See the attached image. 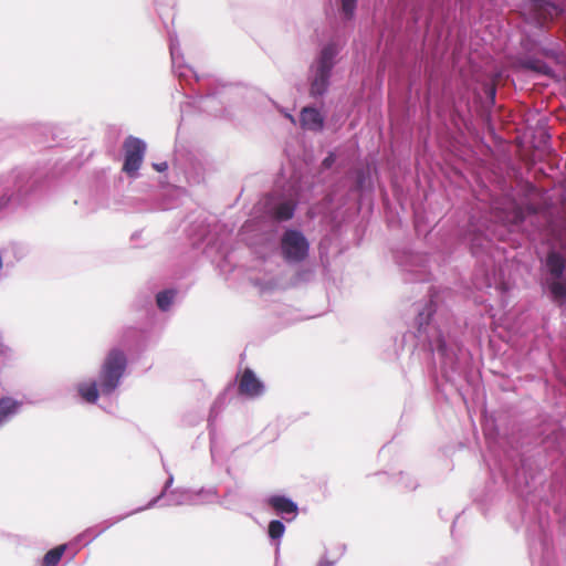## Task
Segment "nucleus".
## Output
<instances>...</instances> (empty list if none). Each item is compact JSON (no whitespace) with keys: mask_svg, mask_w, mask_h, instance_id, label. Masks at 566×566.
I'll list each match as a JSON object with an SVG mask.
<instances>
[{"mask_svg":"<svg viewBox=\"0 0 566 566\" xmlns=\"http://www.w3.org/2000/svg\"><path fill=\"white\" fill-rule=\"evenodd\" d=\"M193 103H196L201 111L212 114L214 116H218L221 111V108L219 107L220 102L218 101L214 93L207 95H198Z\"/></svg>","mask_w":566,"mask_h":566,"instance_id":"6ab92c4d","label":"nucleus"},{"mask_svg":"<svg viewBox=\"0 0 566 566\" xmlns=\"http://www.w3.org/2000/svg\"><path fill=\"white\" fill-rule=\"evenodd\" d=\"M471 252L474 256L485 252L490 247V239L483 232H473L470 238Z\"/></svg>","mask_w":566,"mask_h":566,"instance_id":"4be33fe9","label":"nucleus"},{"mask_svg":"<svg viewBox=\"0 0 566 566\" xmlns=\"http://www.w3.org/2000/svg\"><path fill=\"white\" fill-rule=\"evenodd\" d=\"M340 11L346 20H352L355 15L358 0H339Z\"/></svg>","mask_w":566,"mask_h":566,"instance_id":"a878e982","label":"nucleus"},{"mask_svg":"<svg viewBox=\"0 0 566 566\" xmlns=\"http://www.w3.org/2000/svg\"><path fill=\"white\" fill-rule=\"evenodd\" d=\"M169 51L171 56V65L175 75L180 80L189 83L191 78L196 82L200 81L198 74L191 66L184 63V55L177 35H169Z\"/></svg>","mask_w":566,"mask_h":566,"instance_id":"1a4fd4ad","label":"nucleus"},{"mask_svg":"<svg viewBox=\"0 0 566 566\" xmlns=\"http://www.w3.org/2000/svg\"><path fill=\"white\" fill-rule=\"evenodd\" d=\"M21 402L11 398H0V429L8 423L20 410Z\"/></svg>","mask_w":566,"mask_h":566,"instance_id":"2eb2a0df","label":"nucleus"},{"mask_svg":"<svg viewBox=\"0 0 566 566\" xmlns=\"http://www.w3.org/2000/svg\"><path fill=\"white\" fill-rule=\"evenodd\" d=\"M412 333L417 339V347L432 356L433 364L442 377L449 382H455L463 373L459 359L461 346L451 336L447 321L438 311L437 295L431 291L429 301L417 306Z\"/></svg>","mask_w":566,"mask_h":566,"instance_id":"f257e3e1","label":"nucleus"},{"mask_svg":"<svg viewBox=\"0 0 566 566\" xmlns=\"http://www.w3.org/2000/svg\"><path fill=\"white\" fill-rule=\"evenodd\" d=\"M486 95L491 99L492 103L495 102L496 88L494 85H489L486 87Z\"/></svg>","mask_w":566,"mask_h":566,"instance_id":"7c9ffc66","label":"nucleus"},{"mask_svg":"<svg viewBox=\"0 0 566 566\" xmlns=\"http://www.w3.org/2000/svg\"><path fill=\"white\" fill-rule=\"evenodd\" d=\"M210 439H211V443H213L212 441V432L210 431ZM210 449H211V452L213 451V444L210 446Z\"/></svg>","mask_w":566,"mask_h":566,"instance_id":"c9c22d12","label":"nucleus"},{"mask_svg":"<svg viewBox=\"0 0 566 566\" xmlns=\"http://www.w3.org/2000/svg\"><path fill=\"white\" fill-rule=\"evenodd\" d=\"M285 525L281 520H272L268 525V536L274 542L276 549H279L281 538L285 533Z\"/></svg>","mask_w":566,"mask_h":566,"instance_id":"b1692460","label":"nucleus"},{"mask_svg":"<svg viewBox=\"0 0 566 566\" xmlns=\"http://www.w3.org/2000/svg\"><path fill=\"white\" fill-rule=\"evenodd\" d=\"M310 254V241L301 230L285 229L280 239V255L290 265L300 264Z\"/></svg>","mask_w":566,"mask_h":566,"instance_id":"423d86ee","label":"nucleus"},{"mask_svg":"<svg viewBox=\"0 0 566 566\" xmlns=\"http://www.w3.org/2000/svg\"><path fill=\"white\" fill-rule=\"evenodd\" d=\"M153 167L159 171V172H164L168 169V163L167 161H163V163H157V164H154Z\"/></svg>","mask_w":566,"mask_h":566,"instance_id":"2f4dec72","label":"nucleus"},{"mask_svg":"<svg viewBox=\"0 0 566 566\" xmlns=\"http://www.w3.org/2000/svg\"><path fill=\"white\" fill-rule=\"evenodd\" d=\"M67 547V544L59 545L50 549L42 558L41 566H57Z\"/></svg>","mask_w":566,"mask_h":566,"instance_id":"393cba45","label":"nucleus"},{"mask_svg":"<svg viewBox=\"0 0 566 566\" xmlns=\"http://www.w3.org/2000/svg\"><path fill=\"white\" fill-rule=\"evenodd\" d=\"M337 563V559H329L327 552L321 557L316 566H335Z\"/></svg>","mask_w":566,"mask_h":566,"instance_id":"c756f323","label":"nucleus"},{"mask_svg":"<svg viewBox=\"0 0 566 566\" xmlns=\"http://www.w3.org/2000/svg\"><path fill=\"white\" fill-rule=\"evenodd\" d=\"M163 506H197L195 501L193 490L187 488H177L170 490L169 494L165 497Z\"/></svg>","mask_w":566,"mask_h":566,"instance_id":"4468645a","label":"nucleus"},{"mask_svg":"<svg viewBox=\"0 0 566 566\" xmlns=\"http://www.w3.org/2000/svg\"><path fill=\"white\" fill-rule=\"evenodd\" d=\"M285 117L289 118L293 124H295V118L293 115H291L290 113H286Z\"/></svg>","mask_w":566,"mask_h":566,"instance_id":"f704fd0d","label":"nucleus"},{"mask_svg":"<svg viewBox=\"0 0 566 566\" xmlns=\"http://www.w3.org/2000/svg\"><path fill=\"white\" fill-rule=\"evenodd\" d=\"M195 501L198 505H207L212 503L222 504L219 500V492L217 486L201 488L193 490Z\"/></svg>","mask_w":566,"mask_h":566,"instance_id":"a211bd4d","label":"nucleus"},{"mask_svg":"<svg viewBox=\"0 0 566 566\" xmlns=\"http://www.w3.org/2000/svg\"><path fill=\"white\" fill-rule=\"evenodd\" d=\"M530 19L538 28L556 18H566V4H558L546 0H525Z\"/></svg>","mask_w":566,"mask_h":566,"instance_id":"0eeeda50","label":"nucleus"},{"mask_svg":"<svg viewBox=\"0 0 566 566\" xmlns=\"http://www.w3.org/2000/svg\"><path fill=\"white\" fill-rule=\"evenodd\" d=\"M342 46L336 41H329L318 51L308 67V95L317 99L324 97L331 86L332 74Z\"/></svg>","mask_w":566,"mask_h":566,"instance_id":"7ed1b4c3","label":"nucleus"},{"mask_svg":"<svg viewBox=\"0 0 566 566\" xmlns=\"http://www.w3.org/2000/svg\"><path fill=\"white\" fill-rule=\"evenodd\" d=\"M530 210L535 212V208L534 207H530Z\"/></svg>","mask_w":566,"mask_h":566,"instance_id":"4c0bfd02","label":"nucleus"},{"mask_svg":"<svg viewBox=\"0 0 566 566\" xmlns=\"http://www.w3.org/2000/svg\"><path fill=\"white\" fill-rule=\"evenodd\" d=\"M400 480L403 483V486L408 490H415L418 485L412 478L405 475L402 472L400 473Z\"/></svg>","mask_w":566,"mask_h":566,"instance_id":"c85d7f7f","label":"nucleus"},{"mask_svg":"<svg viewBox=\"0 0 566 566\" xmlns=\"http://www.w3.org/2000/svg\"><path fill=\"white\" fill-rule=\"evenodd\" d=\"M298 122L303 129L319 133L324 129L325 118L316 107L305 106L300 112Z\"/></svg>","mask_w":566,"mask_h":566,"instance_id":"f8f14e48","label":"nucleus"},{"mask_svg":"<svg viewBox=\"0 0 566 566\" xmlns=\"http://www.w3.org/2000/svg\"><path fill=\"white\" fill-rule=\"evenodd\" d=\"M406 271H407V272H413V270H412V269H409V268H406Z\"/></svg>","mask_w":566,"mask_h":566,"instance_id":"e433bc0d","label":"nucleus"},{"mask_svg":"<svg viewBox=\"0 0 566 566\" xmlns=\"http://www.w3.org/2000/svg\"><path fill=\"white\" fill-rule=\"evenodd\" d=\"M474 284L478 289L491 287L492 286L491 277L489 275H485L484 283L480 284V283L475 282Z\"/></svg>","mask_w":566,"mask_h":566,"instance_id":"473e14b6","label":"nucleus"},{"mask_svg":"<svg viewBox=\"0 0 566 566\" xmlns=\"http://www.w3.org/2000/svg\"><path fill=\"white\" fill-rule=\"evenodd\" d=\"M239 391L251 398L260 397L264 394V385L251 369H245L239 382Z\"/></svg>","mask_w":566,"mask_h":566,"instance_id":"ddd939ff","label":"nucleus"},{"mask_svg":"<svg viewBox=\"0 0 566 566\" xmlns=\"http://www.w3.org/2000/svg\"><path fill=\"white\" fill-rule=\"evenodd\" d=\"M172 483H174V475L171 473H169L166 482L164 483V486H163V490L160 491V493L157 496H155L154 499H151L145 506H140V507L133 510L132 513L136 514V513H139L145 510L154 507L160 500L165 499L169 494V492H170L169 489L171 488Z\"/></svg>","mask_w":566,"mask_h":566,"instance_id":"5701e85b","label":"nucleus"},{"mask_svg":"<svg viewBox=\"0 0 566 566\" xmlns=\"http://www.w3.org/2000/svg\"><path fill=\"white\" fill-rule=\"evenodd\" d=\"M36 179L29 169L17 168L0 177V212L20 206L33 193Z\"/></svg>","mask_w":566,"mask_h":566,"instance_id":"20e7f679","label":"nucleus"},{"mask_svg":"<svg viewBox=\"0 0 566 566\" xmlns=\"http://www.w3.org/2000/svg\"><path fill=\"white\" fill-rule=\"evenodd\" d=\"M521 66L524 70H528L541 75L549 77L554 76V70L546 62L534 56H526L521 60Z\"/></svg>","mask_w":566,"mask_h":566,"instance_id":"dca6fc26","label":"nucleus"},{"mask_svg":"<svg viewBox=\"0 0 566 566\" xmlns=\"http://www.w3.org/2000/svg\"><path fill=\"white\" fill-rule=\"evenodd\" d=\"M336 161V155L333 151H329L327 156L322 160V168L329 169Z\"/></svg>","mask_w":566,"mask_h":566,"instance_id":"cd10ccee","label":"nucleus"},{"mask_svg":"<svg viewBox=\"0 0 566 566\" xmlns=\"http://www.w3.org/2000/svg\"><path fill=\"white\" fill-rule=\"evenodd\" d=\"M264 503L285 522L294 521L298 514L297 503L285 495H270L264 500Z\"/></svg>","mask_w":566,"mask_h":566,"instance_id":"9d476101","label":"nucleus"},{"mask_svg":"<svg viewBox=\"0 0 566 566\" xmlns=\"http://www.w3.org/2000/svg\"><path fill=\"white\" fill-rule=\"evenodd\" d=\"M417 274H418V279L419 281H423L424 280V275H426V271L423 269H420L418 271H416Z\"/></svg>","mask_w":566,"mask_h":566,"instance_id":"72a5a7b5","label":"nucleus"},{"mask_svg":"<svg viewBox=\"0 0 566 566\" xmlns=\"http://www.w3.org/2000/svg\"><path fill=\"white\" fill-rule=\"evenodd\" d=\"M186 179L190 186L200 185L203 181V174L200 170L186 171Z\"/></svg>","mask_w":566,"mask_h":566,"instance_id":"bb28decb","label":"nucleus"},{"mask_svg":"<svg viewBox=\"0 0 566 566\" xmlns=\"http://www.w3.org/2000/svg\"><path fill=\"white\" fill-rule=\"evenodd\" d=\"M178 294L176 289H166L156 294V304L161 312H168Z\"/></svg>","mask_w":566,"mask_h":566,"instance_id":"aec40b11","label":"nucleus"},{"mask_svg":"<svg viewBox=\"0 0 566 566\" xmlns=\"http://www.w3.org/2000/svg\"><path fill=\"white\" fill-rule=\"evenodd\" d=\"M127 364V356L123 349H109L101 365L97 380L78 384V395L88 403H95L99 394L111 396L119 387Z\"/></svg>","mask_w":566,"mask_h":566,"instance_id":"f03ea898","label":"nucleus"},{"mask_svg":"<svg viewBox=\"0 0 566 566\" xmlns=\"http://www.w3.org/2000/svg\"><path fill=\"white\" fill-rule=\"evenodd\" d=\"M130 515H133L132 511L126 513V514L115 516V517H113L111 520H106V521L102 522L98 525L88 527L84 532L78 534L75 537L74 542L76 544L88 545L92 541H94L96 537L102 535L109 527H112L113 525L119 523L120 521L125 520L126 517H128Z\"/></svg>","mask_w":566,"mask_h":566,"instance_id":"9b49d317","label":"nucleus"},{"mask_svg":"<svg viewBox=\"0 0 566 566\" xmlns=\"http://www.w3.org/2000/svg\"><path fill=\"white\" fill-rule=\"evenodd\" d=\"M542 287L553 302H566V258L557 250H549L546 254Z\"/></svg>","mask_w":566,"mask_h":566,"instance_id":"39448f33","label":"nucleus"},{"mask_svg":"<svg viewBox=\"0 0 566 566\" xmlns=\"http://www.w3.org/2000/svg\"><path fill=\"white\" fill-rule=\"evenodd\" d=\"M296 209V203L291 199H285L276 202L272 209V216L279 221H286L293 218Z\"/></svg>","mask_w":566,"mask_h":566,"instance_id":"f3484780","label":"nucleus"},{"mask_svg":"<svg viewBox=\"0 0 566 566\" xmlns=\"http://www.w3.org/2000/svg\"><path fill=\"white\" fill-rule=\"evenodd\" d=\"M123 148V171L129 177H135L137 176L146 153V143L140 138L128 136L124 142Z\"/></svg>","mask_w":566,"mask_h":566,"instance_id":"6e6552de","label":"nucleus"},{"mask_svg":"<svg viewBox=\"0 0 566 566\" xmlns=\"http://www.w3.org/2000/svg\"><path fill=\"white\" fill-rule=\"evenodd\" d=\"M355 185L353 187L354 191H365L368 188H371V177L368 168H358L354 171Z\"/></svg>","mask_w":566,"mask_h":566,"instance_id":"412c9836","label":"nucleus"}]
</instances>
